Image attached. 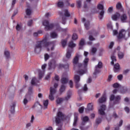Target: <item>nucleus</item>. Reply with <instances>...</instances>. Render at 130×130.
<instances>
[{
  "label": "nucleus",
  "instance_id": "1",
  "mask_svg": "<svg viewBox=\"0 0 130 130\" xmlns=\"http://www.w3.org/2000/svg\"><path fill=\"white\" fill-rule=\"evenodd\" d=\"M89 62V58H85L83 60V64L79 63V55H76L73 59V63L74 70H77V74H79L80 76L84 75L87 73V67Z\"/></svg>",
  "mask_w": 130,
  "mask_h": 130
},
{
  "label": "nucleus",
  "instance_id": "2",
  "mask_svg": "<svg viewBox=\"0 0 130 130\" xmlns=\"http://www.w3.org/2000/svg\"><path fill=\"white\" fill-rule=\"evenodd\" d=\"M56 41H53L51 42H47L43 40L42 41L38 42L35 46V53L37 54H39L42 49V43H44V45L48 51H53L54 50V47H55V43Z\"/></svg>",
  "mask_w": 130,
  "mask_h": 130
},
{
  "label": "nucleus",
  "instance_id": "3",
  "mask_svg": "<svg viewBox=\"0 0 130 130\" xmlns=\"http://www.w3.org/2000/svg\"><path fill=\"white\" fill-rule=\"evenodd\" d=\"M111 106L113 107L114 105H118L121 101V96L119 95H115L111 94L110 96Z\"/></svg>",
  "mask_w": 130,
  "mask_h": 130
},
{
  "label": "nucleus",
  "instance_id": "4",
  "mask_svg": "<svg viewBox=\"0 0 130 130\" xmlns=\"http://www.w3.org/2000/svg\"><path fill=\"white\" fill-rule=\"evenodd\" d=\"M129 37V30H125L124 29H121L119 33L118 37V39H126Z\"/></svg>",
  "mask_w": 130,
  "mask_h": 130
},
{
  "label": "nucleus",
  "instance_id": "5",
  "mask_svg": "<svg viewBox=\"0 0 130 130\" xmlns=\"http://www.w3.org/2000/svg\"><path fill=\"white\" fill-rule=\"evenodd\" d=\"M63 118H64V114L60 111L58 112L57 116L55 117L56 123L57 124L60 123L61 120H63Z\"/></svg>",
  "mask_w": 130,
  "mask_h": 130
},
{
  "label": "nucleus",
  "instance_id": "6",
  "mask_svg": "<svg viewBox=\"0 0 130 130\" xmlns=\"http://www.w3.org/2000/svg\"><path fill=\"white\" fill-rule=\"evenodd\" d=\"M43 25L45 26L46 31L51 30V29H53V27H54V24L53 23H49V22L47 20H44L43 22Z\"/></svg>",
  "mask_w": 130,
  "mask_h": 130
},
{
  "label": "nucleus",
  "instance_id": "7",
  "mask_svg": "<svg viewBox=\"0 0 130 130\" xmlns=\"http://www.w3.org/2000/svg\"><path fill=\"white\" fill-rule=\"evenodd\" d=\"M98 10H101L99 13V18L100 20H102L104 17V14L105 13L104 11V6L102 4H99L98 5Z\"/></svg>",
  "mask_w": 130,
  "mask_h": 130
},
{
  "label": "nucleus",
  "instance_id": "8",
  "mask_svg": "<svg viewBox=\"0 0 130 130\" xmlns=\"http://www.w3.org/2000/svg\"><path fill=\"white\" fill-rule=\"evenodd\" d=\"M103 66V64L102 63V62L99 61L98 63V64L95 66V70L94 72L93 73V75L94 76H97L98 74H99L101 72L100 69H102V67Z\"/></svg>",
  "mask_w": 130,
  "mask_h": 130
},
{
  "label": "nucleus",
  "instance_id": "9",
  "mask_svg": "<svg viewBox=\"0 0 130 130\" xmlns=\"http://www.w3.org/2000/svg\"><path fill=\"white\" fill-rule=\"evenodd\" d=\"M33 89V86H30L28 88L27 94L25 95V97L29 100H31V98L33 97V94L34 93Z\"/></svg>",
  "mask_w": 130,
  "mask_h": 130
},
{
  "label": "nucleus",
  "instance_id": "10",
  "mask_svg": "<svg viewBox=\"0 0 130 130\" xmlns=\"http://www.w3.org/2000/svg\"><path fill=\"white\" fill-rule=\"evenodd\" d=\"M56 93V89L52 87H51L50 88V94L49 95V99L51 100V101H53L54 100V94Z\"/></svg>",
  "mask_w": 130,
  "mask_h": 130
},
{
  "label": "nucleus",
  "instance_id": "11",
  "mask_svg": "<svg viewBox=\"0 0 130 130\" xmlns=\"http://www.w3.org/2000/svg\"><path fill=\"white\" fill-rule=\"evenodd\" d=\"M56 67V61L54 59H52L49 61L48 63V70H54Z\"/></svg>",
  "mask_w": 130,
  "mask_h": 130
},
{
  "label": "nucleus",
  "instance_id": "12",
  "mask_svg": "<svg viewBox=\"0 0 130 130\" xmlns=\"http://www.w3.org/2000/svg\"><path fill=\"white\" fill-rule=\"evenodd\" d=\"M46 68V64H44L42 66V69L43 71H41V70H39V79H42L43 78V75H44V72H45V68Z\"/></svg>",
  "mask_w": 130,
  "mask_h": 130
},
{
  "label": "nucleus",
  "instance_id": "13",
  "mask_svg": "<svg viewBox=\"0 0 130 130\" xmlns=\"http://www.w3.org/2000/svg\"><path fill=\"white\" fill-rule=\"evenodd\" d=\"M105 110H106V106L102 105L101 106V108L99 109V113L100 115H105Z\"/></svg>",
  "mask_w": 130,
  "mask_h": 130
},
{
  "label": "nucleus",
  "instance_id": "14",
  "mask_svg": "<svg viewBox=\"0 0 130 130\" xmlns=\"http://www.w3.org/2000/svg\"><path fill=\"white\" fill-rule=\"evenodd\" d=\"M120 19L122 23H126L127 22V15L125 14H123L121 15L120 14Z\"/></svg>",
  "mask_w": 130,
  "mask_h": 130
},
{
  "label": "nucleus",
  "instance_id": "15",
  "mask_svg": "<svg viewBox=\"0 0 130 130\" xmlns=\"http://www.w3.org/2000/svg\"><path fill=\"white\" fill-rule=\"evenodd\" d=\"M93 106V103H89L87 105V108L85 109L86 112H89V111H91L93 110V109H94V108Z\"/></svg>",
  "mask_w": 130,
  "mask_h": 130
},
{
  "label": "nucleus",
  "instance_id": "16",
  "mask_svg": "<svg viewBox=\"0 0 130 130\" xmlns=\"http://www.w3.org/2000/svg\"><path fill=\"white\" fill-rule=\"evenodd\" d=\"M79 114L78 113H75L74 114V121L73 123V126H76L77 125V122H78V121L79 120V117H78Z\"/></svg>",
  "mask_w": 130,
  "mask_h": 130
},
{
  "label": "nucleus",
  "instance_id": "17",
  "mask_svg": "<svg viewBox=\"0 0 130 130\" xmlns=\"http://www.w3.org/2000/svg\"><path fill=\"white\" fill-rule=\"evenodd\" d=\"M120 70V66L118 63L114 65V73H118Z\"/></svg>",
  "mask_w": 130,
  "mask_h": 130
},
{
  "label": "nucleus",
  "instance_id": "18",
  "mask_svg": "<svg viewBox=\"0 0 130 130\" xmlns=\"http://www.w3.org/2000/svg\"><path fill=\"white\" fill-rule=\"evenodd\" d=\"M35 107H36L37 109H43L44 108V107H42V105H40V103H39L38 102L35 103L32 108H35Z\"/></svg>",
  "mask_w": 130,
  "mask_h": 130
},
{
  "label": "nucleus",
  "instance_id": "19",
  "mask_svg": "<svg viewBox=\"0 0 130 130\" xmlns=\"http://www.w3.org/2000/svg\"><path fill=\"white\" fill-rule=\"evenodd\" d=\"M72 52H73V50H71L70 49H68L66 53V58L67 59H70V58L72 57Z\"/></svg>",
  "mask_w": 130,
  "mask_h": 130
},
{
  "label": "nucleus",
  "instance_id": "20",
  "mask_svg": "<svg viewBox=\"0 0 130 130\" xmlns=\"http://www.w3.org/2000/svg\"><path fill=\"white\" fill-rule=\"evenodd\" d=\"M106 102V94H104L99 99V103L102 104Z\"/></svg>",
  "mask_w": 130,
  "mask_h": 130
},
{
  "label": "nucleus",
  "instance_id": "21",
  "mask_svg": "<svg viewBox=\"0 0 130 130\" xmlns=\"http://www.w3.org/2000/svg\"><path fill=\"white\" fill-rule=\"evenodd\" d=\"M11 106L10 112L11 114H14L15 113V107H16V103L13 102Z\"/></svg>",
  "mask_w": 130,
  "mask_h": 130
},
{
  "label": "nucleus",
  "instance_id": "22",
  "mask_svg": "<svg viewBox=\"0 0 130 130\" xmlns=\"http://www.w3.org/2000/svg\"><path fill=\"white\" fill-rule=\"evenodd\" d=\"M116 8L117 10H119L121 12H123V8H122V5L120 2L118 3L116 5Z\"/></svg>",
  "mask_w": 130,
  "mask_h": 130
},
{
  "label": "nucleus",
  "instance_id": "23",
  "mask_svg": "<svg viewBox=\"0 0 130 130\" xmlns=\"http://www.w3.org/2000/svg\"><path fill=\"white\" fill-rule=\"evenodd\" d=\"M79 49H82L83 48V46L85 45V39H81L79 42Z\"/></svg>",
  "mask_w": 130,
  "mask_h": 130
},
{
  "label": "nucleus",
  "instance_id": "24",
  "mask_svg": "<svg viewBox=\"0 0 130 130\" xmlns=\"http://www.w3.org/2000/svg\"><path fill=\"white\" fill-rule=\"evenodd\" d=\"M68 82H69V79L66 77H62L61 79V83L62 85H66L68 84Z\"/></svg>",
  "mask_w": 130,
  "mask_h": 130
},
{
  "label": "nucleus",
  "instance_id": "25",
  "mask_svg": "<svg viewBox=\"0 0 130 130\" xmlns=\"http://www.w3.org/2000/svg\"><path fill=\"white\" fill-rule=\"evenodd\" d=\"M72 96V91L69 90L67 92V96H66L64 98V100H66V101H68L70 98H71Z\"/></svg>",
  "mask_w": 130,
  "mask_h": 130
},
{
  "label": "nucleus",
  "instance_id": "26",
  "mask_svg": "<svg viewBox=\"0 0 130 130\" xmlns=\"http://www.w3.org/2000/svg\"><path fill=\"white\" fill-rule=\"evenodd\" d=\"M119 17H120V14H119L118 13H116L115 14L113 15L112 18L113 20H114V21H116V20H117V19H118V18H119Z\"/></svg>",
  "mask_w": 130,
  "mask_h": 130
},
{
  "label": "nucleus",
  "instance_id": "27",
  "mask_svg": "<svg viewBox=\"0 0 130 130\" xmlns=\"http://www.w3.org/2000/svg\"><path fill=\"white\" fill-rule=\"evenodd\" d=\"M81 80V78L80 77V76L75 75L74 76V82L75 83H79L80 80Z\"/></svg>",
  "mask_w": 130,
  "mask_h": 130
},
{
  "label": "nucleus",
  "instance_id": "28",
  "mask_svg": "<svg viewBox=\"0 0 130 130\" xmlns=\"http://www.w3.org/2000/svg\"><path fill=\"white\" fill-rule=\"evenodd\" d=\"M84 26L86 30H89V29H90V21L87 20L84 23Z\"/></svg>",
  "mask_w": 130,
  "mask_h": 130
},
{
  "label": "nucleus",
  "instance_id": "29",
  "mask_svg": "<svg viewBox=\"0 0 130 130\" xmlns=\"http://www.w3.org/2000/svg\"><path fill=\"white\" fill-rule=\"evenodd\" d=\"M36 82H37V79L36 77L32 78L31 81V86H36Z\"/></svg>",
  "mask_w": 130,
  "mask_h": 130
},
{
  "label": "nucleus",
  "instance_id": "30",
  "mask_svg": "<svg viewBox=\"0 0 130 130\" xmlns=\"http://www.w3.org/2000/svg\"><path fill=\"white\" fill-rule=\"evenodd\" d=\"M69 64H59V68L60 69H61V68H63V69H65L66 70L69 69Z\"/></svg>",
  "mask_w": 130,
  "mask_h": 130
},
{
  "label": "nucleus",
  "instance_id": "31",
  "mask_svg": "<svg viewBox=\"0 0 130 130\" xmlns=\"http://www.w3.org/2000/svg\"><path fill=\"white\" fill-rule=\"evenodd\" d=\"M68 46L70 47V48H74V47H76V44L74 43L73 41H71L69 42Z\"/></svg>",
  "mask_w": 130,
  "mask_h": 130
},
{
  "label": "nucleus",
  "instance_id": "32",
  "mask_svg": "<svg viewBox=\"0 0 130 130\" xmlns=\"http://www.w3.org/2000/svg\"><path fill=\"white\" fill-rule=\"evenodd\" d=\"M66 88H67V86L64 84H62L61 87L60 88V93H63L66 90Z\"/></svg>",
  "mask_w": 130,
  "mask_h": 130
},
{
  "label": "nucleus",
  "instance_id": "33",
  "mask_svg": "<svg viewBox=\"0 0 130 130\" xmlns=\"http://www.w3.org/2000/svg\"><path fill=\"white\" fill-rule=\"evenodd\" d=\"M118 56L119 59H122L124 56V54L122 52H118Z\"/></svg>",
  "mask_w": 130,
  "mask_h": 130
},
{
  "label": "nucleus",
  "instance_id": "34",
  "mask_svg": "<svg viewBox=\"0 0 130 130\" xmlns=\"http://www.w3.org/2000/svg\"><path fill=\"white\" fill-rule=\"evenodd\" d=\"M25 12L27 16H31V14H32V10L29 8H27L25 10Z\"/></svg>",
  "mask_w": 130,
  "mask_h": 130
},
{
  "label": "nucleus",
  "instance_id": "35",
  "mask_svg": "<svg viewBox=\"0 0 130 130\" xmlns=\"http://www.w3.org/2000/svg\"><path fill=\"white\" fill-rule=\"evenodd\" d=\"M57 6L58 8H63V6H64V4L62 2H58L57 4Z\"/></svg>",
  "mask_w": 130,
  "mask_h": 130
},
{
  "label": "nucleus",
  "instance_id": "36",
  "mask_svg": "<svg viewBox=\"0 0 130 130\" xmlns=\"http://www.w3.org/2000/svg\"><path fill=\"white\" fill-rule=\"evenodd\" d=\"M63 100H64L61 98H57L56 100L57 104H60V103H61V102H62V101H63Z\"/></svg>",
  "mask_w": 130,
  "mask_h": 130
},
{
  "label": "nucleus",
  "instance_id": "37",
  "mask_svg": "<svg viewBox=\"0 0 130 130\" xmlns=\"http://www.w3.org/2000/svg\"><path fill=\"white\" fill-rule=\"evenodd\" d=\"M4 55L6 56V58H9L10 57V52L9 51L5 50L4 51Z\"/></svg>",
  "mask_w": 130,
  "mask_h": 130
},
{
  "label": "nucleus",
  "instance_id": "38",
  "mask_svg": "<svg viewBox=\"0 0 130 130\" xmlns=\"http://www.w3.org/2000/svg\"><path fill=\"white\" fill-rule=\"evenodd\" d=\"M97 52V48L96 47H92L91 48V53L92 55H94L95 53Z\"/></svg>",
  "mask_w": 130,
  "mask_h": 130
},
{
  "label": "nucleus",
  "instance_id": "39",
  "mask_svg": "<svg viewBox=\"0 0 130 130\" xmlns=\"http://www.w3.org/2000/svg\"><path fill=\"white\" fill-rule=\"evenodd\" d=\"M82 121H84L85 122H87V121H89V117L87 116H85L82 118Z\"/></svg>",
  "mask_w": 130,
  "mask_h": 130
},
{
  "label": "nucleus",
  "instance_id": "40",
  "mask_svg": "<svg viewBox=\"0 0 130 130\" xmlns=\"http://www.w3.org/2000/svg\"><path fill=\"white\" fill-rule=\"evenodd\" d=\"M68 42V40H61V45L62 47H64L66 45H67V43Z\"/></svg>",
  "mask_w": 130,
  "mask_h": 130
},
{
  "label": "nucleus",
  "instance_id": "41",
  "mask_svg": "<svg viewBox=\"0 0 130 130\" xmlns=\"http://www.w3.org/2000/svg\"><path fill=\"white\" fill-rule=\"evenodd\" d=\"M43 105H44L45 108H46V109L47 108V106H48V100L44 101Z\"/></svg>",
  "mask_w": 130,
  "mask_h": 130
},
{
  "label": "nucleus",
  "instance_id": "42",
  "mask_svg": "<svg viewBox=\"0 0 130 130\" xmlns=\"http://www.w3.org/2000/svg\"><path fill=\"white\" fill-rule=\"evenodd\" d=\"M89 34H92L94 36H96V35L99 34L98 31H96V30H92L91 31H89Z\"/></svg>",
  "mask_w": 130,
  "mask_h": 130
},
{
  "label": "nucleus",
  "instance_id": "43",
  "mask_svg": "<svg viewBox=\"0 0 130 130\" xmlns=\"http://www.w3.org/2000/svg\"><path fill=\"white\" fill-rule=\"evenodd\" d=\"M64 16L65 17H71V14L69 12V10L67 9L64 10Z\"/></svg>",
  "mask_w": 130,
  "mask_h": 130
},
{
  "label": "nucleus",
  "instance_id": "44",
  "mask_svg": "<svg viewBox=\"0 0 130 130\" xmlns=\"http://www.w3.org/2000/svg\"><path fill=\"white\" fill-rule=\"evenodd\" d=\"M77 8L81 9L82 8V2L81 1H78L77 2Z\"/></svg>",
  "mask_w": 130,
  "mask_h": 130
},
{
  "label": "nucleus",
  "instance_id": "45",
  "mask_svg": "<svg viewBox=\"0 0 130 130\" xmlns=\"http://www.w3.org/2000/svg\"><path fill=\"white\" fill-rule=\"evenodd\" d=\"M51 38H57V34L55 32H53L51 33Z\"/></svg>",
  "mask_w": 130,
  "mask_h": 130
},
{
  "label": "nucleus",
  "instance_id": "46",
  "mask_svg": "<svg viewBox=\"0 0 130 130\" xmlns=\"http://www.w3.org/2000/svg\"><path fill=\"white\" fill-rule=\"evenodd\" d=\"M66 23H67V17L63 16L62 17V23H63V25H66Z\"/></svg>",
  "mask_w": 130,
  "mask_h": 130
},
{
  "label": "nucleus",
  "instance_id": "47",
  "mask_svg": "<svg viewBox=\"0 0 130 130\" xmlns=\"http://www.w3.org/2000/svg\"><path fill=\"white\" fill-rule=\"evenodd\" d=\"M72 39L73 40H77V39H78V35L76 34H73L72 36Z\"/></svg>",
  "mask_w": 130,
  "mask_h": 130
},
{
  "label": "nucleus",
  "instance_id": "48",
  "mask_svg": "<svg viewBox=\"0 0 130 130\" xmlns=\"http://www.w3.org/2000/svg\"><path fill=\"white\" fill-rule=\"evenodd\" d=\"M101 121H102V119L101 118H97L95 120L96 124H99V123H101Z\"/></svg>",
  "mask_w": 130,
  "mask_h": 130
},
{
  "label": "nucleus",
  "instance_id": "49",
  "mask_svg": "<svg viewBox=\"0 0 130 130\" xmlns=\"http://www.w3.org/2000/svg\"><path fill=\"white\" fill-rule=\"evenodd\" d=\"M78 95L79 96V100H82V90H78Z\"/></svg>",
  "mask_w": 130,
  "mask_h": 130
},
{
  "label": "nucleus",
  "instance_id": "50",
  "mask_svg": "<svg viewBox=\"0 0 130 130\" xmlns=\"http://www.w3.org/2000/svg\"><path fill=\"white\" fill-rule=\"evenodd\" d=\"M107 28L108 29H110V30H112L113 27H112V24H111V23H108Z\"/></svg>",
  "mask_w": 130,
  "mask_h": 130
},
{
  "label": "nucleus",
  "instance_id": "51",
  "mask_svg": "<svg viewBox=\"0 0 130 130\" xmlns=\"http://www.w3.org/2000/svg\"><path fill=\"white\" fill-rule=\"evenodd\" d=\"M44 58H45V61H46L47 60H48V59H49V55H48V54H45L44 55Z\"/></svg>",
  "mask_w": 130,
  "mask_h": 130
},
{
  "label": "nucleus",
  "instance_id": "52",
  "mask_svg": "<svg viewBox=\"0 0 130 130\" xmlns=\"http://www.w3.org/2000/svg\"><path fill=\"white\" fill-rule=\"evenodd\" d=\"M84 107L79 108V109L78 110L79 113H83V112H84Z\"/></svg>",
  "mask_w": 130,
  "mask_h": 130
},
{
  "label": "nucleus",
  "instance_id": "53",
  "mask_svg": "<svg viewBox=\"0 0 130 130\" xmlns=\"http://www.w3.org/2000/svg\"><path fill=\"white\" fill-rule=\"evenodd\" d=\"M89 40L90 41H94V40H95V38L93 37L92 35H90L89 36Z\"/></svg>",
  "mask_w": 130,
  "mask_h": 130
},
{
  "label": "nucleus",
  "instance_id": "54",
  "mask_svg": "<svg viewBox=\"0 0 130 130\" xmlns=\"http://www.w3.org/2000/svg\"><path fill=\"white\" fill-rule=\"evenodd\" d=\"M123 78V76L122 75L120 74L117 76V79L119 80V81H121L122 79Z\"/></svg>",
  "mask_w": 130,
  "mask_h": 130
},
{
  "label": "nucleus",
  "instance_id": "55",
  "mask_svg": "<svg viewBox=\"0 0 130 130\" xmlns=\"http://www.w3.org/2000/svg\"><path fill=\"white\" fill-rule=\"evenodd\" d=\"M16 29L17 31H20L21 30V25H20L19 24H17L16 26Z\"/></svg>",
  "mask_w": 130,
  "mask_h": 130
},
{
  "label": "nucleus",
  "instance_id": "56",
  "mask_svg": "<svg viewBox=\"0 0 130 130\" xmlns=\"http://www.w3.org/2000/svg\"><path fill=\"white\" fill-rule=\"evenodd\" d=\"M111 58L112 60H113L114 61H116V57L115 56H114V54H113L111 56Z\"/></svg>",
  "mask_w": 130,
  "mask_h": 130
},
{
  "label": "nucleus",
  "instance_id": "57",
  "mask_svg": "<svg viewBox=\"0 0 130 130\" xmlns=\"http://www.w3.org/2000/svg\"><path fill=\"white\" fill-rule=\"evenodd\" d=\"M69 85H70V88H73V87H74V83L73 82V81H72V80L70 81Z\"/></svg>",
  "mask_w": 130,
  "mask_h": 130
},
{
  "label": "nucleus",
  "instance_id": "58",
  "mask_svg": "<svg viewBox=\"0 0 130 130\" xmlns=\"http://www.w3.org/2000/svg\"><path fill=\"white\" fill-rule=\"evenodd\" d=\"M124 110L126 112V113H129V111H130L129 108L127 107H125L124 108Z\"/></svg>",
  "mask_w": 130,
  "mask_h": 130
},
{
  "label": "nucleus",
  "instance_id": "59",
  "mask_svg": "<svg viewBox=\"0 0 130 130\" xmlns=\"http://www.w3.org/2000/svg\"><path fill=\"white\" fill-rule=\"evenodd\" d=\"M113 87L114 88H119V84L117 83H114L113 85Z\"/></svg>",
  "mask_w": 130,
  "mask_h": 130
},
{
  "label": "nucleus",
  "instance_id": "60",
  "mask_svg": "<svg viewBox=\"0 0 130 130\" xmlns=\"http://www.w3.org/2000/svg\"><path fill=\"white\" fill-rule=\"evenodd\" d=\"M108 12H109V13H112V12H113V7H111L109 8Z\"/></svg>",
  "mask_w": 130,
  "mask_h": 130
},
{
  "label": "nucleus",
  "instance_id": "61",
  "mask_svg": "<svg viewBox=\"0 0 130 130\" xmlns=\"http://www.w3.org/2000/svg\"><path fill=\"white\" fill-rule=\"evenodd\" d=\"M113 45H114V43L113 42H111L109 46V48L111 49L113 47Z\"/></svg>",
  "mask_w": 130,
  "mask_h": 130
},
{
  "label": "nucleus",
  "instance_id": "62",
  "mask_svg": "<svg viewBox=\"0 0 130 130\" xmlns=\"http://www.w3.org/2000/svg\"><path fill=\"white\" fill-rule=\"evenodd\" d=\"M28 99L27 98H26L23 100V104H24V105H26V104H27L28 103Z\"/></svg>",
  "mask_w": 130,
  "mask_h": 130
},
{
  "label": "nucleus",
  "instance_id": "63",
  "mask_svg": "<svg viewBox=\"0 0 130 130\" xmlns=\"http://www.w3.org/2000/svg\"><path fill=\"white\" fill-rule=\"evenodd\" d=\"M112 117L110 116H108L106 117V119L107 120V121H108V122H109V121H111V119H112Z\"/></svg>",
  "mask_w": 130,
  "mask_h": 130
},
{
  "label": "nucleus",
  "instance_id": "64",
  "mask_svg": "<svg viewBox=\"0 0 130 130\" xmlns=\"http://www.w3.org/2000/svg\"><path fill=\"white\" fill-rule=\"evenodd\" d=\"M80 128L81 130H86L87 127H85V126H84V125H80Z\"/></svg>",
  "mask_w": 130,
  "mask_h": 130
}]
</instances>
